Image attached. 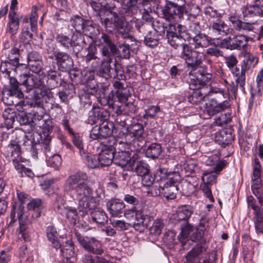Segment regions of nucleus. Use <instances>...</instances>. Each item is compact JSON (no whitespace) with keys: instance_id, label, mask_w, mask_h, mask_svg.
Here are the masks:
<instances>
[{"instance_id":"1","label":"nucleus","mask_w":263,"mask_h":263,"mask_svg":"<svg viewBox=\"0 0 263 263\" xmlns=\"http://www.w3.org/2000/svg\"><path fill=\"white\" fill-rule=\"evenodd\" d=\"M19 52L20 50L17 48L11 49L8 54V61L2 62L0 71L9 80L11 87L9 93L21 98L23 97V92L18 88L19 85L24 86L26 91L28 92L34 87H40L43 83L36 76H32L21 71L19 63Z\"/></svg>"},{"instance_id":"2","label":"nucleus","mask_w":263,"mask_h":263,"mask_svg":"<svg viewBox=\"0 0 263 263\" xmlns=\"http://www.w3.org/2000/svg\"><path fill=\"white\" fill-rule=\"evenodd\" d=\"M87 176L79 172L70 175L66 180V186L73 192L74 199L78 203L80 211L87 212L96 206V198L93 190L87 183Z\"/></svg>"},{"instance_id":"3","label":"nucleus","mask_w":263,"mask_h":263,"mask_svg":"<svg viewBox=\"0 0 263 263\" xmlns=\"http://www.w3.org/2000/svg\"><path fill=\"white\" fill-rule=\"evenodd\" d=\"M161 180H166L161 187L162 195L167 200L174 199L178 191V183L181 181V176L178 172H167L165 168H159L157 171Z\"/></svg>"},{"instance_id":"4","label":"nucleus","mask_w":263,"mask_h":263,"mask_svg":"<svg viewBox=\"0 0 263 263\" xmlns=\"http://www.w3.org/2000/svg\"><path fill=\"white\" fill-rule=\"evenodd\" d=\"M168 42L171 46L177 48L179 46H181L182 40H188L190 36L185 30V27L181 25H176L174 24H170L166 33Z\"/></svg>"},{"instance_id":"5","label":"nucleus","mask_w":263,"mask_h":263,"mask_svg":"<svg viewBox=\"0 0 263 263\" xmlns=\"http://www.w3.org/2000/svg\"><path fill=\"white\" fill-rule=\"evenodd\" d=\"M192 90L188 97V101L193 104H197L206 96H212L213 93H220L223 95V91L216 87H211L205 85L203 87H192Z\"/></svg>"},{"instance_id":"6","label":"nucleus","mask_w":263,"mask_h":263,"mask_svg":"<svg viewBox=\"0 0 263 263\" xmlns=\"http://www.w3.org/2000/svg\"><path fill=\"white\" fill-rule=\"evenodd\" d=\"M115 142L116 138L111 137L107 142L101 145V150L98 156L100 166H108L112 163L115 158Z\"/></svg>"},{"instance_id":"7","label":"nucleus","mask_w":263,"mask_h":263,"mask_svg":"<svg viewBox=\"0 0 263 263\" xmlns=\"http://www.w3.org/2000/svg\"><path fill=\"white\" fill-rule=\"evenodd\" d=\"M75 235L80 246L86 251L99 255L104 253L101 242L95 237H84L78 232L75 233Z\"/></svg>"},{"instance_id":"8","label":"nucleus","mask_w":263,"mask_h":263,"mask_svg":"<svg viewBox=\"0 0 263 263\" xmlns=\"http://www.w3.org/2000/svg\"><path fill=\"white\" fill-rule=\"evenodd\" d=\"M251 38L243 34L231 35L221 41V46L230 50L244 49L248 46Z\"/></svg>"},{"instance_id":"9","label":"nucleus","mask_w":263,"mask_h":263,"mask_svg":"<svg viewBox=\"0 0 263 263\" xmlns=\"http://www.w3.org/2000/svg\"><path fill=\"white\" fill-rule=\"evenodd\" d=\"M138 158L139 155L137 151H130V153H115L114 160L115 163L124 170L130 171Z\"/></svg>"},{"instance_id":"10","label":"nucleus","mask_w":263,"mask_h":263,"mask_svg":"<svg viewBox=\"0 0 263 263\" xmlns=\"http://www.w3.org/2000/svg\"><path fill=\"white\" fill-rule=\"evenodd\" d=\"M230 106V103L227 101H224L222 103H218L215 99L209 100L204 105L205 119L210 118L215 114L227 109Z\"/></svg>"},{"instance_id":"11","label":"nucleus","mask_w":263,"mask_h":263,"mask_svg":"<svg viewBox=\"0 0 263 263\" xmlns=\"http://www.w3.org/2000/svg\"><path fill=\"white\" fill-rule=\"evenodd\" d=\"M51 58L54 59L57 65L61 71H67L73 67V60L71 57L66 52L55 51L53 53V57Z\"/></svg>"},{"instance_id":"12","label":"nucleus","mask_w":263,"mask_h":263,"mask_svg":"<svg viewBox=\"0 0 263 263\" xmlns=\"http://www.w3.org/2000/svg\"><path fill=\"white\" fill-rule=\"evenodd\" d=\"M56 39L58 42L66 48L70 47L73 48L77 46L82 47L85 43L84 37L81 34L74 35L72 39L64 34H58Z\"/></svg>"},{"instance_id":"13","label":"nucleus","mask_w":263,"mask_h":263,"mask_svg":"<svg viewBox=\"0 0 263 263\" xmlns=\"http://www.w3.org/2000/svg\"><path fill=\"white\" fill-rule=\"evenodd\" d=\"M16 0L12 1L8 15L9 22L7 24V30L11 35L15 34L17 32L19 28L20 19L16 14Z\"/></svg>"},{"instance_id":"14","label":"nucleus","mask_w":263,"mask_h":263,"mask_svg":"<svg viewBox=\"0 0 263 263\" xmlns=\"http://www.w3.org/2000/svg\"><path fill=\"white\" fill-rule=\"evenodd\" d=\"M229 30V27L223 21L217 20L213 23L210 28V34L213 39L219 40L222 36L227 35Z\"/></svg>"},{"instance_id":"15","label":"nucleus","mask_w":263,"mask_h":263,"mask_svg":"<svg viewBox=\"0 0 263 263\" xmlns=\"http://www.w3.org/2000/svg\"><path fill=\"white\" fill-rule=\"evenodd\" d=\"M109 116L108 111L99 107H93L89 111L88 122L91 125L107 120Z\"/></svg>"},{"instance_id":"16","label":"nucleus","mask_w":263,"mask_h":263,"mask_svg":"<svg viewBox=\"0 0 263 263\" xmlns=\"http://www.w3.org/2000/svg\"><path fill=\"white\" fill-rule=\"evenodd\" d=\"M188 82L190 84V88L192 87H203L205 86V82L207 80L204 74L196 69H192L189 74Z\"/></svg>"},{"instance_id":"17","label":"nucleus","mask_w":263,"mask_h":263,"mask_svg":"<svg viewBox=\"0 0 263 263\" xmlns=\"http://www.w3.org/2000/svg\"><path fill=\"white\" fill-rule=\"evenodd\" d=\"M107 210L112 217H120L125 208L124 203L118 199H111L106 202Z\"/></svg>"},{"instance_id":"18","label":"nucleus","mask_w":263,"mask_h":263,"mask_svg":"<svg viewBox=\"0 0 263 263\" xmlns=\"http://www.w3.org/2000/svg\"><path fill=\"white\" fill-rule=\"evenodd\" d=\"M57 212L62 215L65 216L71 224L73 225L76 224L78 215L76 208L65 206L64 205H58L57 206Z\"/></svg>"},{"instance_id":"19","label":"nucleus","mask_w":263,"mask_h":263,"mask_svg":"<svg viewBox=\"0 0 263 263\" xmlns=\"http://www.w3.org/2000/svg\"><path fill=\"white\" fill-rule=\"evenodd\" d=\"M180 13V9L174 3H170L163 10V14L165 18L173 24L174 20Z\"/></svg>"},{"instance_id":"20","label":"nucleus","mask_w":263,"mask_h":263,"mask_svg":"<svg viewBox=\"0 0 263 263\" xmlns=\"http://www.w3.org/2000/svg\"><path fill=\"white\" fill-rule=\"evenodd\" d=\"M132 214V216H135V221L133 223V227L135 229H138V227H142L143 229L145 227V224L144 223L145 217L144 214L143 213V212L141 211H127L125 213L124 215L127 218H129V215Z\"/></svg>"},{"instance_id":"21","label":"nucleus","mask_w":263,"mask_h":263,"mask_svg":"<svg viewBox=\"0 0 263 263\" xmlns=\"http://www.w3.org/2000/svg\"><path fill=\"white\" fill-rule=\"evenodd\" d=\"M220 156L219 154H216L209 157L205 163L208 165H214L216 164L214 167V172L217 173L222 170V169L226 165V161H220Z\"/></svg>"},{"instance_id":"22","label":"nucleus","mask_w":263,"mask_h":263,"mask_svg":"<svg viewBox=\"0 0 263 263\" xmlns=\"http://www.w3.org/2000/svg\"><path fill=\"white\" fill-rule=\"evenodd\" d=\"M202 55L199 52L195 51L189 57L184 60L187 67L192 69H197L202 63Z\"/></svg>"},{"instance_id":"23","label":"nucleus","mask_w":263,"mask_h":263,"mask_svg":"<svg viewBox=\"0 0 263 263\" xmlns=\"http://www.w3.org/2000/svg\"><path fill=\"white\" fill-rule=\"evenodd\" d=\"M205 251L201 244H197L190 251L188 252L186 256L187 263H201L198 259L199 255L203 251Z\"/></svg>"},{"instance_id":"24","label":"nucleus","mask_w":263,"mask_h":263,"mask_svg":"<svg viewBox=\"0 0 263 263\" xmlns=\"http://www.w3.org/2000/svg\"><path fill=\"white\" fill-rule=\"evenodd\" d=\"M46 234L48 240L51 243L53 247L58 249L61 247V243L58 239V233L56 229L51 226L47 227Z\"/></svg>"},{"instance_id":"25","label":"nucleus","mask_w":263,"mask_h":263,"mask_svg":"<svg viewBox=\"0 0 263 263\" xmlns=\"http://www.w3.org/2000/svg\"><path fill=\"white\" fill-rule=\"evenodd\" d=\"M18 218L19 220L20 225L26 224L25 223V217L24 216V206L22 204H20L18 205H16L13 207L10 217L11 218V221L10 222L15 221L16 220L15 217Z\"/></svg>"},{"instance_id":"26","label":"nucleus","mask_w":263,"mask_h":263,"mask_svg":"<svg viewBox=\"0 0 263 263\" xmlns=\"http://www.w3.org/2000/svg\"><path fill=\"white\" fill-rule=\"evenodd\" d=\"M96 204H97V202ZM96 205H97V204H96ZM96 207L97 206H96V207L94 208L93 209H91V210H95L94 211L91 212V216L92 218V220L97 223L103 224L107 221V216L105 212L103 210L100 208L96 209ZM91 210L89 211V212ZM84 213H87L88 212Z\"/></svg>"},{"instance_id":"27","label":"nucleus","mask_w":263,"mask_h":263,"mask_svg":"<svg viewBox=\"0 0 263 263\" xmlns=\"http://www.w3.org/2000/svg\"><path fill=\"white\" fill-rule=\"evenodd\" d=\"M112 62V59H103L102 61V64L100 67L98 74L100 76L107 79L111 77V70L110 63Z\"/></svg>"},{"instance_id":"28","label":"nucleus","mask_w":263,"mask_h":263,"mask_svg":"<svg viewBox=\"0 0 263 263\" xmlns=\"http://www.w3.org/2000/svg\"><path fill=\"white\" fill-rule=\"evenodd\" d=\"M144 133V128L142 124L137 123L132 125L127 134L126 137H134V139L140 140L142 138Z\"/></svg>"},{"instance_id":"29","label":"nucleus","mask_w":263,"mask_h":263,"mask_svg":"<svg viewBox=\"0 0 263 263\" xmlns=\"http://www.w3.org/2000/svg\"><path fill=\"white\" fill-rule=\"evenodd\" d=\"M234 26L237 30L239 31L243 30L245 32L252 31L255 32L256 28L255 26L257 25V22L252 23L243 22L240 20H237L234 23Z\"/></svg>"},{"instance_id":"30","label":"nucleus","mask_w":263,"mask_h":263,"mask_svg":"<svg viewBox=\"0 0 263 263\" xmlns=\"http://www.w3.org/2000/svg\"><path fill=\"white\" fill-rule=\"evenodd\" d=\"M211 39V37H209L205 34L201 33L197 34L193 38V41L195 43V47L196 48L199 47H207L210 44Z\"/></svg>"},{"instance_id":"31","label":"nucleus","mask_w":263,"mask_h":263,"mask_svg":"<svg viewBox=\"0 0 263 263\" xmlns=\"http://www.w3.org/2000/svg\"><path fill=\"white\" fill-rule=\"evenodd\" d=\"M21 144L11 141L7 147V152L8 156L10 155L13 157V159H22L21 156V151L20 145Z\"/></svg>"},{"instance_id":"32","label":"nucleus","mask_w":263,"mask_h":263,"mask_svg":"<svg viewBox=\"0 0 263 263\" xmlns=\"http://www.w3.org/2000/svg\"><path fill=\"white\" fill-rule=\"evenodd\" d=\"M215 139L219 144L227 145L233 140V137L231 134L222 131L216 133Z\"/></svg>"},{"instance_id":"33","label":"nucleus","mask_w":263,"mask_h":263,"mask_svg":"<svg viewBox=\"0 0 263 263\" xmlns=\"http://www.w3.org/2000/svg\"><path fill=\"white\" fill-rule=\"evenodd\" d=\"M12 135V137L14 139L11 140V141L21 145H26L29 141L26 133L21 129H16L13 131Z\"/></svg>"},{"instance_id":"34","label":"nucleus","mask_w":263,"mask_h":263,"mask_svg":"<svg viewBox=\"0 0 263 263\" xmlns=\"http://www.w3.org/2000/svg\"><path fill=\"white\" fill-rule=\"evenodd\" d=\"M161 153V147L159 144L152 143L146 149V157L155 159L157 158Z\"/></svg>"},{"instance_id":"35","label":"nucleus","mask_w":263,"mask_h":263,"mask_svg":"<svg viewBox=\"0 0 263 263\" xmlns=\"http://www.w3.org/2000/svg\"><path fill=\"white\" fill-rule=\"evenodd\" d=\"M62 255L66 259H69L74 256L75 252L71 240H67L61 250Z\"/></svg>"},{"instance_id":"36","label":"nucleus","mask_w":263,"mask_h":263,"mask_svg":"<svg viewBox=\"0 0 263 263\" xmlns=\"http://www.w3.org/2000/svg\"><path fill=\"white\" fill-rule=\"evenodd\" d=\"M230 70L234 76L236 78V83L239 84L240 86L242 87L245 84V70L242 69L240 70L239 68H238L236 65L231 68Z\"/></svg>"},{"instance_id":"37","label":"nucleus","mask_w":263,"mask_h":263,"mask_svg":"<svg viewBox=\"0 0 263 263\" xmlns=\"http://www.w3.org/2000/svg\"><path fill=\"white\" fill-rule=\"evenodd\" d=\"M42 6H43L42 5H39L38 6H34L32 7L29 17V21L31 30L33 32L35 31L36 30L38 18L37 11L39 9H41L42 7Z\"/></svg>"},{"instance_id":"38","label":"nucleus","mask_w":263,"mask_h":263,"mask_svg":"<svg viewBox=\"0 0 263 263\" xmlns=\"http://www.w3.org/2000/svg\"><path fill=\"white\" fill-rule=\"evenodd\" d=\"M192 211L190 206L186 205L179 207L177 211L178 220H186L192 215Z\"/></svg>"},{"instance_id":"39","label":"nucleus","mask_w":263,"mask_h":263,"mask_svg":"<svg viewBox=\"0 0 263 263\" xmlns=\"http://www.w3.org/2000/svg\"><path fill=\"white\" fill-rule=\"evenodd\" d=\"M115 153H120V152L130 153V145L127 142H123L116 139L114 144Z\"/></svg>"},{"instance_id":"40","label":"nucleus","mask_w":263,"mask_h":263,"mask_svg":"<svg viewBox=\"0 0 263 263\" xmlns=\"http://www.w3.org/2000/svg\"><path fill=\"white\" fill-rule=\"evenodd\" d=\"M28 66L30 69V70L36 73L35 75L31 74V76H37L39 79L41 80L43 83V81L39 78V75L37 74L39 73V72L41 71L42 68V60H38L35 62L28 63ZM28 74H29V73H28L27 71H26ZM43 86V84L40 87V88H41ZM33 88H35L34 87ZM35 88H39V87H35Z\"/></svg>"},{"instance_id":"41","label":"nucleus","mask_w":263,"mask_h":263,"mask_svg":"<svg viewBox=\"0 0 263 263\" xmlns=\"http://www.w3.org/2000/svg\"><path fill=\"white\" fill-rule=\"evenodd\" d=\"M81 156L87 161V164L89 167L93 168L100 166L98 156L88 155L86 152H84V154Z\"/></svg>"},{"instance_id":"42","label":"nucleus","mask_w":263,"mask_h":263,"mask_svg":"<svg viewBox=\"0 0 263 263\" xmlns=\"http://www.w3.org/2000/svg\"><path fill=\"white\" fill-rule=\"evenodd\" d=\"M100 130L101 136L102 138H106L108 137L107 142L109 140L110 136L112 134V124L103 123L99 126Z\"/></svg>"},{"instance_id":"43","label":"nucleus","mask_w":263,"mask_h":263,"mask_svg":"<svg viewBox=\"0 0 263 263\" xmlns=\"http://www.w3.org/2000/svg\"><path fill=\"white\" fill-rule=\"evenodd\" d=\"M110 52L113 54H117V48L114 44H108L104 45L101 50L102 55L104 57V59H111Z\"/></svg>"},{"instance_id":"44","label":"nucleus","mask_w":263,"mask_h":263,"mask_svg":"<svg viewBox=\"0 0 263 263\" xmlns=\"http://www.w3.org/2000/svg\"><path fill=\"white\" fill-rule=\"evenodd\" d=\"M3 117L5 120L6 124L8 126H12L14 122V111L12 108H6L3 113Z\"/></svg>"},{"instance_id":"45","label":"nucleus","mask_w":263,"mask_h":263,"mask_svg":"<svg viewBox=\"0 0 263 263\" xmlns=\"http://www.w3.org/2000/svg\"><path fill=\"white\" fill-rule=\"evenodd\" d=\"M144 43L149 47H154L158 44V40L155 32L149 31L145 37Z\"/></svg>"},{"instance_id":"46","label":"nucleus","mask_w":263,"mask_h":263,"mask_svg":"<svg viewBox=\"0 0 263 263\" xmlns=\"http://www.w3.org/2000/svg\"><path fill=\"white\" fill-rule=\"evenodd\" d=\"M254 223L257 233H263V212L254 215Z\"/></svg>"},{"instance_id":"47","label":"nucleus","mask_w":263,"mask_h":263,"mask_svg":"<svg viewBox=\"0 0 263 263\" xmlns=\"http://www.w3.org/2000/svg\"><path fill=\"white\" fill-rule=\"evenodd\" d=\"M115 95L118 101L121 103L126 102L128 100V98L131 96V93L128 88L122 89L121 90H116Z\"/></svg>"},{"instance_id":"48","label":"nucleus","mask_w":263,"mask_h":263,"mask_svg":"<svg viewBox=\"0 0 263 263\" xmlns=\"http://www.w3.org/2000/svg\"><path fill=\"white\" fill-rule=\"evenodd\" d=\"M163 227L164 223L162 220L159 219H156L151 227L150 232L154 235H159L161 233Z\"/></svg>"},{"instance_id":"49","label":"nucleus","mask_w":263,"mask_h":263,"mask_svg":"<svg viewBox=\"0 0 263 263\" xmlns=\"http://www.w3.org/2000/svg\"><path fill=\"white\" fill-rule=\"evenodd\" d=\"M79 96L81 103L84 107H89L91 105L92 100L95 98V96L91 97V95L83 91L80 92Z\"/></svg>"},{"instance_id":"50","label":"nucleus","mask_w":263,"mask_h":263,"mask_svg":"<svg viewBox=\"0 0 263 263\" xmlns=\"http://www.w3.org/2000/svg\"><path fill=\"white\" fill-rule=\"evenodd\" d=\"M160 107L158 106H150L145 110V113L143 116L144 119H148L156 118V114L160 111Z\"/></svg>"},{"instance_id":"51","label":"nucleus","mask_w":263,"mask_h":263,"mask_svg":"<svg viewBox=\"0 0 263 263\" xmlns=\"http://www.w3.org/2000/svg\"><path fill=\"white\" fill-rule=\"evenodd\" d=\"M136 172L138 176H143L149 173V166L142 162H138L136 167Z\"/></svg>"},{"instance_id":"52","label":"nucleus","mask_w":263,"mask_h":263,"mask_svg":"<svg viewBox=\"0 0 263 263\" xmlns=\"http://www.w3.org/2000/svg\"><path fill=\"white\" fill-rule=\"evenodd\" d=\"M48 165L55 169H57L60 166L62 163V159L60 155H54L49 157L47 160Z\"/></svg>"},{"instance_id":"53","label":"nucleus","mask_w":263,"mask_h":263,"mask_svg":"<svg viewBox=\"0 0 263 263\" xmlns=\"http://www.w3.org/2000/svg\"><path fill=\"white\" fill-rule=\"evenodd\" d=\"M96 86L97 84L95 81L92 80L88 82L82 91L86 93L90 94L91 95V97H93L97 91Z\"/></svg>"},{"instance_id":"54","label":"nucleus","mask_w":263,"mask_h":263,"mask_svg":"<svg viewBox=\"0 0 263 263\" xmlns=\"http://www.w3.org/2000/svg\"><path fill=\"white\" fill-rule=\"evenodd\" d=\"M175 234L173 232H167L164 235L163 241L166 246L172 247L175 243Z\"/></svg>"},{"instance_id":"55","label":"nucleus","mask_w":263,"mask_h":263,"mask_svg":"<svg viewBox=\"0 0 263 263\" xmlns=\"http://www.w3.org/2000/svg\"><path fill=\"white\" fill-rule=\"evenodd\" d=\"M111 223L114 227L117 228L119 231L126 230L130 226V224L125 222L123 220H113L111 221Z\"/></svg>"},{"instance_id":"56","label":"nucleus","mask_w":263,"mask_h":263,"mask_svg":"<svg viewBox=\"0 0 263 263\" xmlns=\"http://www.w3.org/2000/svg\"><path fill=\"white\" fill-rule=\"evenodd\" d=\"M118 31L119 34L123 39L132 38V36L130 34V28L129 26H125L124 24L121 26H117Z\"/></svg>"},{"instance_id":"57","label":"nucleus","mask_w":263,"mask_h":263,"mask_svg":"<svg viewBox=\"0 0 263 263\" xmlns=\"http://www.w3.org/2000/svg\"><path fill=\"white\" fill-rule=\"evenodd\" d=\"M193 227L187 223H185L181 227V232L178 236V239L180 241L182 242V238H185L188 236L191 231L192 230Z\"/></svg>"},{"instance_id":"58","label":"nucleus","mask_w":263,"mask_h":263,"mask_svg":"<svg viewBox=\"0 0 263 263\" xmlns=\"http://www.w3.org/2000/svg\"><path fill=\"white\" fill-rule=\"evenodd\" d=\"M205 14L206 16L219 20L221 17V14L217 12V11L211 6L207 7L205 8Z\"/></svg>"},{"instance_id":"59","label":"nucleus","mask_w":263,"mask_h":263,"mask_svg":"<svg viewBox=\"0 0 263 263\" xmlns=\"http://www.w3.org/2000/svg\"><path fill=\"white\" fill-rule=\"evenodd\" d=\"M182 50L180 54V57L185 60L186 58L189 57V56L193 53L195 50H193L192 47L187 44H183L181 45Z\"/></svg>"},{"instance_id":"60","label":"nucleus","mask_w":263,"mask_h":263,"mask_svg":"<svg viewBox=\"0 0 263 263\" xmlns=\"http://www.w3.org/2000/svg\"><path fill=\"white\" fill-rule=\"evenodd\" d=\"M155 178L149 173L142 176L141 183L143 186L151 187L153 184Z\"/></svg>"},{"instance_id":"61","label":"nucleus","mask_w":263,"mask_h":263,"mask_svg":"<svg viewBox=\"0 0 263 263\" xmlns=\"http://www.w3.org/2000/svg\"><path fill=\"white\" fill-rule=\"evenodd\" d=\"M72 25L74 26L76 29H81L84 28V20L79 16H74L71 19Z\"/></svg>"},{"instance_id":"62","label":"nucleus","mask_w":263,"mask_h":263,"mask_svg":"<svg viewBox=\"0 0 263 263\" xmlns=\"http://www.w3.org/2000/svg\"><path fill=\"white\" fill-rule=\"evenodd\" d=\"M200 189L203 191L204 195L208 197L210 201H213L214 198L212 196V192L209 186V184L203 182L200 186Z\"/></svg>"},{"instance_id":"63","label":"nucleus","mask_w":263,"mask_h":263,"mask_svg":"<svg viewBox=\"0 0 263 263\" xmlns=\"http://www.w3.org/2000/svg\"><path fill=\"white\" fill-rule=\"evenodd\" d=\"M217 175L207 171L203 173L202 180L206 183L210 184L215 181L216 179Z\"/></svg>"},{"instance_id":"64","label":"nucleus","mask_w":263,"mask_h":263,"mask_svg":"<svg viewBox=\"0 0 263 263\" xmlns=\"http://www.w3.org/2000/svg\"><path fill=\"white\" fill-rule=\"evenodd\" d=\"M148 190L147 191V194L151 197H156L161 194V189L160 186L157 185H151L148 187Z\"/></svg>"}]
</instances>
